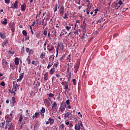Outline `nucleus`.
<instances>
[{
	"instance_id": "f257e3e1",
	"label": "nucleus",
	"mask_w": 130,
	"mask_h": 130,
	"mask_svg": "<svg viewBox=\"0 0 130 130\" xmlns=\"http://www.w3.org/2000/svg\"><path fill=\"white\" fill-rule=\"evenodd\" d=\"M6 126H5V129H8V126H9V122H11L12 120H13V118L12 117H9V116L6 115Z\"/></svg>"
},
{
	"instance_id": "f03ea898",
	"label": "nucleus",
	"mask_w": 130,
	"mask_h": 130,
	"mask_svg": "<svg viewBox=\"0 0 130 130\" xmlns=\"http://www.w3.org/2000/svg\"><path fill=\"white\" fill-rule=\"evenodd\" d=\"M64 46H63V44L62 42L58 43L57 48H56V51L57 53H58V49H61L62 50H63Z\"/></svg>"
},
{
	"instance_id": "7ed1b4c3",
	"label": "nucleus",
	"mask_w": 130,
	"mask_h": 130,
	"mask_svg": "<svg viewBox=\"0 0 130 130\" xmlns=\"http://www.w3.org/2000/svg\"><path fill=\"white\" fill-rule=\"evenodd\" d=\"M66 108H67V105L66 104V103L63 104L61 103L60 104V107L59 108L61 112H63V111H64Z\"/></svg>"
},
{
	"instance_id": "20e7f679",
	"label": "nucleus",
	"mask_w": 130,
	"mask_h": 130,
	"mask_svg": "<svg viewBox=\"0 0 130 130\" xmlns=\"http://www.w3.org/2000/svg\"><path fill=\"white\" fill-rule=\"evenodd\" d=\"M8 130H14L15 129V125L13 123H10L9 124V126H7Z\"/></svg>"
},
{
	"instance_id": "39448f33",
	"label": "nucleus",
	"mask_w": 130,
	"mask_h": 130,
	"mask_svg": "<svg viewBox=\"0 0 130 130\" xmlns=\"http://www.w3.org/2000/svg\"><path fill=\"white\" fill-rule=\"evenodd\" d=\"M81 28L82 29V32H85V33L87 32V24H82L81 26Z\"/></svg>"
},
{
	"instance_id": "423d86ee",
	"label": "nucleus",
	"mask_w": 130,
	"mask_h": 130,
	"mask_svg": "<svg viewBox=\"0 0 130 130\" xmlns=\"http://www.w3.org/2000/svg\"><path fill=\"white\" fill-rule=\"evenodd\" d=\"M57 104H56V102H55L52 105V108H51L52 111H54L55 110H56V109H57Z\"/></svg>"
},
{
	"instance_id": "0eeeda50",
	"label": "nucleus",
	"mask_w": 130,
	"mask_h": 130,
	"mask_svg": "<svg viewBox=\"0 0 130 130\" xmlns=\"http://www.w3.org/2000/svg\"><path fill=\"white\" fill-rule=\"evenodd\" d=\"M9 27L10 28V29L12 31V33H14V32H15V30L16 29V28L15 27V25L12 23H10L9 24Z\"/></svg>"
},
{
	"instance_id": "6e6552de",
	"label": "nucleus",
	"mask_w": 130,
	"mask_h": 130,
	"mask_svg": "<svg viewBox=\"0 0 130 130\" xmlns=\"http://www.w3.org/2000/svg\"><path fill=\"white\" fill-rule=\"evenodd\" d=\"M65 117H68V118H70V119H72V114H71V112H67L65 113L64 114Z\"/></svg>"
},
{
	"instance_id": "1a4fd4ad",
	"label": "nucleus",
	"mask_w": 130,
	"mask_h": 130,
	"mask_svg": "<svg viewBox=\"0 0 130 130\" xmlns=\"http://www.w3.org/2000/svg\"><path fill=\"white\" fill-rule=\"evenodd\" d=\"M59 12L60 15H62V14L64 13V8L63 7V6H60Z\"/></svg>"
},
{
	"instance_id": "9d476101",
	"label": "nucleus",
	"mask_w": 130,
	"mask_h": 130,
	"mask_svg": "<svg viewBox=\"0 0 130 130\" xmlns=\"http://www.w3.org/2000/svg\"><path fill=\"white\" fill-rule=\"evenodd\" d=\"M26 3H24L21 6V10L22 12H25L26 11Z\"/></svg>"
},
{
	"instance_id": "9b49d317",
	"label": "nucleus",
	"mask_w": 130,
	"mask_h": 130,
	"mask_svg": "<svg viewBox=\"0 0 130 130\" xmlns=\"http://www.w3.org/2000/svg\"><path fill=\"white\" fill-rule=\"evenodd\" d=\"M64 83L66 84H63V82L62 83V85H64V89H66V91L69 89V83H67V82H64Z\"/></svg>"
},
{
	"instance_id": "f8f14e48",
	"label": "nucleus",
	"mask_w": 130,
	"mask_h": 130,
	"mask_svg": "<svg viewBox=\"0 0 130 130\" xmlns=\"http://www.w3.org/2000/svg\"><path fill=\"white\" fill-rule=\"evenodd\" d=\"M67 32L66 31V29H63L62 31L61 32V34L60 35V37H61V36H64L65 35H67Z\"/></svg>"
},
{
	"instance_id": "ddd939ff",
	"label": "nucleus",
	"mask_w": 130,
	"mask_h": 130,
	"mask_svg": "<svg viewBox=\"0 0 130 130\" xmlns=\"http://www.w3.org/2000/svg\"><path fill=\"white\" fill-rule=\"evenodd\" d=\"M12 100L13 104H11V106H15V104L16 103V98L15 96L12 97Z\"/></svg>"
},
{
	"instance_id": "4468645a",
	"label": "nucleus",
	"mask_w": 130,
	"mask_h": 130,
	"mask_svg": "<svg viewBox=\"0 0 130 130\" xmlns=\"http://www.w3.org/2000/svg\"><path fill=\"white\" fill-rule=\"evenodd\" d=\"M18 87H19V85H18L17 84H14L13 86L12 90H14L15 92H16L17 91V88H18Z\"/></svg>"
},
{
	"instance_id": "2eb2a0df",
	"label": "nucleus",
	"mask_w": 130,
	"mask_h": 130,
	"mask_svg": "<svg viewBox=\"0 0 130 130\" xmlns=\"http://www.w3.org/2000/svg\"><path fill=\"white\" fill-rule=\"evenodd\" d=\"M15 64H16V66H19V58L16 57L15 59Z\"/></svg>"
},
{
	"instance_id": "dca6fc26",
	"label": "nucleus",
	"mask_w": 130,
	"mask_h": 130,
	"mask_svg": "<svg viewBox=\"0 0 130 130\" xmlns=\"http://www.w3.org/2000/svg\"><path fill=\"white\" fill-rule=\"evenodd\" d=\"M54 54H52V55H51L49 57V60L50 61H53V60H54Z\"/></svg>"
},
{
	"instance_id": "f3484780",
	"label": "nucleus",
	"mask_w": 130,
	"mask_h": 130,
	"mask_svg": "<svg viewBox=\"0 0 130 130\" xmlns=\"http://www.w3.org/2000/svg\"><path fill=\"white\" fill-rule=\"evenodd\" d=\"M13 8L14 9H18V1H16L15 3L13 4Z\"/></svg>"
},
{
	"instance_id": "a211bd4d",
	"label": "nucleus",
	"mask_w": 130,
	"mask_h": 130,
	"mask_svg": "<svg viewBox=\"0 0 130 130\" xmlns=\"http://www.w3.org/2000/svg\"><path fill=\"white\" fill-rule=\"evenodd\" d=\"M39 127V124L38 123H36L34 124V130H38Z\"/></svg>"
},
{
	"instance_id": "6ab92c4d",
	"label": "nucleus",
	"mask_w": 130,
	"mask_h": 130,
	"mask_svg": "<svg viewBox=\"0 0 130 130\" xmlns=\"http://www.w3.org/2000/svg\"><path fill=\"white\" fill-rule=\"evenodd\" d=\"M44 102L47 104V106H49L50 105V102H49V100L45 99Z\"/></svg>"
},
{
	"instance_id": "aec40b11",
	"label": "nucleus",
	"mask_w": 130,
	"mask_h": 130,
	"mask_svg": "<svg viewBox=\"0 0 130 130\" xmlns=\"http://www.w3.org/2000/svg\"><path fill=\"white\" fill-rule=\"evenodd\" d=\"M48 73H46L44 74V79L45 81H47L48 80Z\"/></svg>"
},
{
	"instance_id": "412c9836",
	"label": "nucleus",
	"mask_w": 130,
	"mask_h": 130,
	"mask_svg": "<svg viewBox=\"0 0 130 130\" xmlns=\"http://www.w3.org/2000/svg\"><path fill=\"white\" fill-rule=\"evenodd\" d=\"M2 63H3V66H6V65L8 64V62L7 61V60L5 59H3Z\"/></svg>"
},
{
	"instance_id": "4be33fe9",
	"label": "nucleus",
	"mask_w": 130,
	"mask_h": 130,
	"mask_svg": "<svg viewBox=\"0 0 130 130\" xmlns=\"http://www.w3.org/2000/svg\"><path fill=\"white\" fill-rule=\"evenodd\" d=\"M6 124V122L4 121L0 124V127H2V128H5V125Z\"/></svg>"
},
{
	"instance_id": "5701e85b",
	"label": "nucleus",
	"mask_w": 130,
	"mask_h": 130,
	"mask_svg": "<svg viewBox=\"0 0 130 130\" xmlns=\"http://www.w3.org/2000/svg\"><path fill=\"white\" fill-rule=\"evenodd\" d=\"M49 121L50 123H51V124H53V123H54V120H53V119L51 118H49Z\"/></svg>"
},
{
	"instance_id": "b1692460",
	"label": "nucleus",
	"mask_w": 130,
	"mask_h": 130,
	"mask_svg": "<svg viewBox=\"0 0 130 130\" xmlns=\"http://www.w3.org/2000/svg\"><path fill=\"white\" fill-rule=\"evenodd\" d=\"M54 72H55V69L54 68H52L50 70V74L51 75H53V73H54Z\"/></svg>"
},
{
	"instance_id": "393cba45",
	"label": "nucleus",
	"mask_w": 130,
	"mask_h": 130,
	"mask_svg": "<svg viewBox=\"0 0 130 130\" xmlns=\"http://www.w3.org/2000/svg\"><path fill=\"white\" fill-rule=\"evenodd\" d=\"M75 129L76 130H80L81 129V127L79 126L78 124H76L75 126Z\"/></svg>"
},
{
	"instance_id": "a878e982",
	"label": "nucleus",
	"mask_w": 130,
	"mask_h": 130,
	"mask_svg": "<svg viewBox=\"0 0 130 130\" xmlns=\"http://www.w3.org/2000/svg\"><path fill=\"white\" fill-rule=\"evenodd\" d=\"M34 115L36 118H38L39 116H40V114H39V113L36 112Z\"/></svg>"
},
{
	"instance_id": "bb28decb",
	"label": "nucleus",
	"mask_w": 130,
	"mask_h": 130,
	"mask_svg": "<svg viewBox=\"0 0 130 130\" xmlns=\"http://www.w3.org/2000/svg\"><path fill=\"white\" fill-rule=\"evenodd\" d=\"M45 108L42 107V109H41L40 114H42V113H45Z\"/></svg>"
},
{
	"instance_id": "cd10ccee",
	"label": "nucleus",
	"mask_w": 130,
	"mask_h": 130,
	"mask_svg": "<svg viewBox=\"0 0 130 130\" xmlns=\"http://www.w3.org/2000/svg\"><path fill=\"white\" fill-rule=\"evenodd\" d=\"M47 96L50 98H53V97H54V94H53V93H49L47 94Z\"/></svg>"
},
{
	"instance_id": "c85d7f7f",
	"label": "nucleus",
	"mask_w": 130,
	"mask_h": 130,
	"mask_svg": "<svg viewBox=\"0 0 130 130\" xmlns=\"http://www.w3.org/2000/svg\"><path fill=\"white\" fill-rule=\"evenodd\" d=\"M115 8L116 11H117V10H118V9H119V8H120V5H119L118 6H117V4H116L115 5Z\"/></svg>"
},
{
	"instance_id": "c756f323",
	"label": "nucleus",
	"mask_w": 130,
	"mask_h": 130,
	"mask_svg": "<svg viewBox=\"0 0 130 130\" xmlns=\"http://www.w3.org/2000/svg\"><path fill=\"white\" fill-rule=\"evenodd\" d=\"M27 61H28V64H30L31 60H30V56H28L26 58Z\"/></svg>"
},
{
	"instance_id": "7c9ffc66",
	"label": "nucleus",
	"mask_w": 130,
	"mask_h": 130,
	"mask_svg": "<svg viewBox=\"0 0 130 130\" xmlns=\"http://www.w3.org/2000/svg\"><path fill=\"white\" fill-rule=\"evenodd\" d=\"M34 53V51L33 50V49H31L30 50H29V51L28 52V54L29 55L33 54Z\"/></svg>"
},
{
	"instance_id": "2f4dec72",
	"label": "nucleus",
	"mask_w": 130,
	"mask_h": 130,
	"mask_svg": "<svg viewBox=\"0 0 130 130\" xmlns=\"http://www.w3.org/2000/svg\"><path fill=\"white\" fill-rule=\"evenodd\" d=\"M22 119H23V115H20L19 116L18 121H20V122H21V121H22Z\"/></svg>"
},
{
	"instance_id": "473e14b6",
	"label": "nucleus",
	"mask_w": 130,
	"mask_h": 130,
	"mask_svg": "<svg viewBox=\"0 0 130 130\" xmlns=\"http://www.w3.org/2000/svg\"><path fill=\"white\" fill-rule=\"evenodd\" d=\"M24 73L23 72L22 74H21L19 76V79H20L21 80L23 79V78H24Z\"/></svg>"
},
{
	"instance_id": "72a5a7b5",
	"label": "nucleus",
	"mask_w": 130,
	"mask_h": 130,
	"mask_svg": "<svg viewBox=\"0 0 130 130\" xmlns=\"http://www.w3.org/2000/svg\"><path fill=\"white\" fill-rule=\"evenodd\" d=\"M66 30H67V31H70V30H71V29H72V27L71 26H66L65 27Z\"/></svg>"
},
{
	"instance_id": "f704fd0d",
	"label": "nucleus",
	"mask_w": 130,
	"mask_h": 130,
	"mask_svg": "<svg viewBox=\"0 0 130 130\" xmlns=\"http://www.w3.org/2000/svg\"><path fill=\"white\" fill-rule=\"evenodd\" d=\"M7 21V19H5L4 21L2 22V24H4V25H7V24H8V21Z\"/></svg>"
},
{
	"instance_id": "c9c22d12",
	"label": "nucleus",
	"mask_w": 130,
	"mask_h": 130,
	"mask_svg": "<svg viewBox=\"0 0 130 130\" xmlns=\"http://www.w3.org/2000/svg\"><path fill=\"white\" fill-rule=\"evenodd\" d=\"M79 68H80V64H79V63H77L74 67L75 69H79Z\"/></svg>"
},
{
	"instance_id": "e433bc0d",
	"label": "nucleus",
	"mask_w": 130,
	"mask_h": 130,
	"mask_svg": "<svg viewBox=\"0 0 130 130\" xmlns=\"http://www.w3.org/2000/svg\"><path fill=\"white\" fill-rule=\"evenodd\" d=\"M84 125H83V123H82V121L80 120L78 123V126L81 127V126H83Z\"/></svg>"
},
{
	"instance_id": "4c0bfd02",
	"label": "nucleus",
	"mask_w": 130,
	"mask_h": 130,
	"mask_svg": "<svg viewBox=\"0 0 130 130\" xmlns=\"http://www.w3.org/2000/svg\"><path fill=\"white\" fill-rule=\"evenodd\" d=\"M32 64H34L35 66H36L37 64V63H38V61H36L35 62V61L32 60L31 62Z\"/></svg>"
},
{
	"instance_id": "58836bf2",
	"label": "nucleus",
	"mask_w": 130,
	"mask_h": 130,
	"mask_svg": "<svg viewBox=\"0 0 130 130\" xmlns=\"http://www.w3.org/2000/svg\"><path fill=\"white\" fill-rule=\"evenodd\" d=\"M9 54H11V55H13L15 53V52L14 51H11L10 50L7 51Z\"/></svg>"
},
{
	"instance_id": "ea45409f",
	"label": "nucleus",
	"mask_w": 130,
	"mask_h": 130,
	"mask_svg": "<svg viewBox=\"0 0 130 130\" xmlns=\"http://www.w3.org/2000/svg\"><path fill=\"white\" fill-rule=\"evenodd\" d=\"M22 34L24 35V36H27V31H26L25 30H23Z\"/></svg>"
},
{
	"instance_id": "a19ab883",
	"label": "nucleus",
	"mask_w": 130,
	"mask_h": 130,
	"mask_svg": "<svg viewBox=\"0 0 130 130\" xmlns=\"http://www.w3.org/2000/svg\"><path fill=\"white\" fill-rule=\"evenodd\" d=\"M53 49H54V47L53 46H51L50 48L48 49L49 51H51Z\"/></svg>"
},
{
	"instance_id": "79ce46f5",
	"label": "nucleus",
	"mask_w": 130,
	"mask_h": 130,
	"mask_svg": "<svg viewBox=\"0 0 130 130\" xmlns=\"http://www.w3.org/2000/svg\"><path fill=\"white\" fill-rule=\"evenodd\" d=\"M0 36H1V38H3V39L6 38V36L4 34L2 35V32L0 33Z\"/></svg>"
},
{
	"instance_id": "37998d69",
	"label": "nucleus",
	"mask_w": 130,
	"mask_h": 130,
	"mask_svg": "<svg viewBox=\"0 0 130 130\" xmlns=\"http://www.w3.org/2000/svg\"><path fill=\"white\" fill-rule=\"evenodd\" d=\"M52 34H53V35H54V36H55V37H56V30H53Z\"/></svg>"
},
{
	"instance_id": "c03bdc74",
	"label": "nucleus",
	"mask_w": 130,
	"mask_h": 130,
	"mask_svg": "<svg viewBox=\"0 0 130 130\" xmlns=\"http://www.w3.org/2000/svg\"><path fill=\"white\" fill-rule=\"evenodd\" d=\"M64 128V125L63 124H61L59 126V128L62 129V128Z\"/></svg>"
},
{
	"instance_id": "a18cd8bd",
	"label": "nucleus",
	"mask_w": 130,
	"mask_h": 130,
	"mask_svg": "<svg viewBox=\"0 0 130 130\" xmlns=\"http://www.w3.org/2000/svg\"><path fill=\"white\" fill-rule=\"evenodd\" d=\"M24 52H25V47H23L22 48V49H21V53L22 54H23V53H24Z\"/></svg>"
},
{
	"instance_id": "49530a36",
	"label": "nucleus",
	"mask_w": 130,
	"mask_h": 130,
	"mask_svg": "<svg viewBox=\"0 0 130 130\" xmlns=\"http://www.w3.org/2000/svg\"><path fill=\"white\" fill-rule=\"evenodd\" d=\"M0 85H1V86H2L3 87H5V86H6V84L5 83V82H4V81H2V82L1 83Z\"/></svg>"
},
{
	"instance_id": "de8ad7c7",
	"label": "nucleus",
	"mask_w": 130,
	"mask_h": 130,
	"mask_svg": "<svg viewBox=\"0 0 130 130\" xmlns=\"http://www.w3.org/2000/svg\"><path fill=\"white\" fill-rule=\"evenodd\" d=\"M67 73H69V75H71V71H70V67L68 66L67 67Z\"/></svg>"
},
{
	"instance_id": "09e8293b",
	"label": "nucleus",
	"mask_w": 130,
	"mask_h": 130,
	"mask_svg": "<svg viewBox=\"0 0 130 130\" xmlns=\"http://www.w3.org/2000/svg\"><path fill=\"white\" fill-rule=\"evenodd\" d=\"M85 35H86V32H84L82 34V37L80 38V39H83V38H85Z\"/></svg>"
},
{
	"instance_id": "8fccbe9b",
	"label": "nucleus",
	"mask_w": 130,
	"mask_h": 130,
	"mask_svg": "<svg viewBox=\"0 0 130 130\" xmlns=\"http://www.w3.org/2000/svg\"><path fill=\"white\" fill-rule=\"evenodd\" d=\"M71 77H72V73H70V74H69V77L68 78V81H71Z\"/></svg>"
},
{
	"instance_id": "3c124183",
	"label": "nucleus",
	"mask_w": 130,
	"mask_h": 130,
	"mask_svg": "<svg viewBox=\"0 0 130 130\" xmlns=\"http://www.w3.org/2000/svg\"><path fill=\"white\" fill-rule=\"evenodd\" d=\"M118 4L119 6H121L122 5V0H119Z\"/></svg>"
},
{
	"instance_id": "603ef678",
	"label": "nucleus",
	"mask_w": 130,
	"mask_h": 130,
	"mask_svg": "<svg viewBox=\"0 0 130 130\" xmlns=\"http://www.w3.org/2000/svg\"><path fill=\"white\" fill-rule=\"evenodd\" d=\"M72 82H73L74 85H77V82H76V79H74L72 80Z\"/></svg>"
},
{
	"instance_id": "864d4df0",
	"label": "nucleus",
	"mask_w": 130,
	"mask_h": 130,
	"mask_svg": "<svg viewBox=\"0 0 130 130\" xmlns=\"http://www.w3.org/2000/svg\"><path fill=\"white\" fill-rule=\"evenodd\" d=\"M68 13H66L64 14V16L63 17V19H68Z\"/></svg>"
},
{
	"instance_id": "5fc2aeb1",
	"label": "nucleus",
	"mask_w": 130,
	"mask_h": 130,
	"mask_svg": "<svg viewBox=\"0 0 130 130\" xmlns=\"http://www.w3.org/2000/svg\"><path fill=\"white\" fill-rule=\"evenodd\" d=\"M5 4L9 5L10 4V0H5Z\"/></svg>"
},
{
	"instance_id": "6e6d98bb",
	"label": "nucleus",
	"mask_w": 130,
	"mask_h": 130,
	"mask_svg": "<svg viewBox=\"0 0 130 130\" xmlns=\"http://www.w3.org/2000/svg\"><path fill=\"white\" fill-rule=\"evenodd\" d=\"M74 34L75 35H78L79 34V31L78 30H75L73 32Z\"/></svg>"
},
{
	"instance_id": "4d7b16f0",
	"label": "nucleus",
	"mask_w": 130,
	"mask_h": 130,
	"mask_svg": "<svg viewBox=\"0 0 130 130\" xmlns=\"http://www.w3.org/2000/svg\"><path fill=\"white\" fill-rule=\"evenodd\" d=\"M49 64L51 66V67H52V66H53V61H50Z\"/></svg>"
},
{
	"instance_id": "13d9d810",
	"label": "nucleus",
	"mask_w": 130,
	"mask_h": 130,
	"mask_svg": "<svg viewBox=\"0 0 130 130\" xmlns=\"http://www.w3.org/2000/svg\"><path fill=\"white\" fill-rule=\"evenodd\" d=\"M91 8H92V5H90L89 7H87V8L86 9V11H90Z\"/></svg>"
},
{
	"instance_id": "bf43d9fd",
	"label": "nucleus",
	"mask_w": 130,
	"mask_h": 130,
	"mask_svg": "<svg viewBox=\"0 0 130 130\" xmlns=\"http://www.w3.org/2000/svg\"><path fill=\"white\" fill-rule=\"evenodd\" d=\"M43 34L45 36H46V35H47V31L46 30H44Z\"/></svg>"
},
{
	"instance_id": "052dcab7",
	"label": "nucleus",
	"mask_w": 130,
	"mask_h": 130,
	"mask_svg": "<svg viewBox=\"0 0 130 130\" xmlns=\"http://www.w3.org/2000/svg\"><path fill=\"white\" fill-rule=\"evenodd\" d=\"M70 100H67L66 101V104H67V105H70Z\"/></svg>"
},
{
	"instance_id": "680f3d73",
	"label": "nucleus",
	"mask_w": 130,
	"mask_h": 130,
	"mask_svg": "<svg viewBox=\"0 0 130 130\" xmlns=\"http://www.w3.org/2000/svg\"><path fill=\"white\" fill-rule=\"evenodd\" d=\"M25 50H26V52H27V53H28V52H29L30 51V48H26Z\"/></svg>"
},
{
	"instance_id": "e2e57ef3",
	"label": "nucleus",
	"mask_w": 130,
	"mask_h": 130,
	"mask_svg": "<svg viewBox=\"0 0 130 130\" xmlns=\"http://www.w3.org/2000/svg\"><path fill=\"white\" fill-rule=\"evenodd\" d=\"M45 57V55L43 54V53H42L41 55V58H44V57Z\"/></svg>"
},
{
	"instance_id": "0e129e2a",
	"label": "nucleus",
	"mask_w": 130,
	"mask_h": 130,
	"mask_svg": "<svg viewBox=\"0 0 130 130\" xmlns=\"http://www.w3.org/2000/svg\"><path fill=\"white\" fill-rule=\"evenodd\" d=\"M36 37L38 38V39L40 38V34L38 33L36 35Z\"/></svg>"
},
{
	"instance_id": "69168bd1",
	"label": "nucleus",
	"mask_w": 130,
	"mask_h": 130,
	"mask_svg": "<svg viewBox=\"0 0 130 130\" xmlns=\"http://www.w3.org/2000/svg\"><path fill=\"white\" fill-rule=\"evenodd\" d=\"M36 86H38V87L40 86V82H38L37 84H36Z\"/></svg>"
},
{
	"instance_id": "338daca9",
	"label": "nucleus",
	"mask_w": 130,
	"mask_h": 130,
	"mask_svg": "<svg viewBox=\"0 0 130 130\" xmlns=\"http://www.w3.org/2000/svg\"><path fill=\"white\" fill-rule=\"evenodd\" d=\"M37 24H38V25H41V21H37Z\"/></svg>"
},
{
	"instance_id": "774afa93",
	"label": "nucleus",
	"mask_w": 130,
	"mask_h": 130,
	"mask_svg": "<svg viewBox=\"0 0 130 130\" xmlns=\"http://www.w3.org/2000/svg\"><path fill=\"white\" fill-rule=\"evenodd\" d=\"M81 130H85V128L84 127V125L80 127Z\"/></svg>"
}]
</instances>
